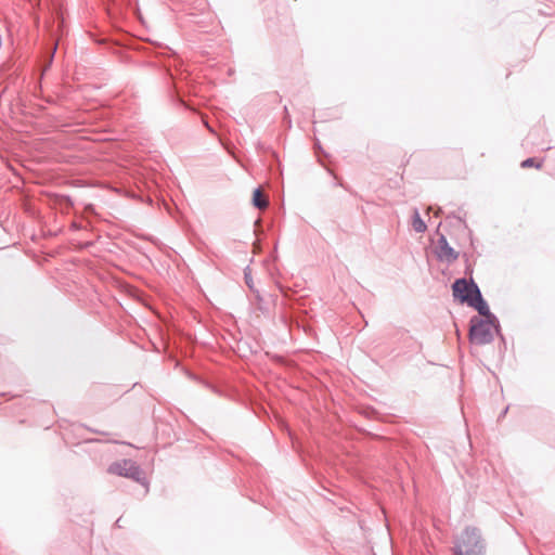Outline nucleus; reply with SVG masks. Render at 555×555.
<instances>
[{
  "label": "nucleus",
  "mask_w": 555,
  "mask_h": 555,
  "mask_svg": "<svg viewBox=\"0 0 555 555\" xmlns=\"http://www.w3.org/2000/svg\"><path fill=\"white\" fill-rule=\"evenodd\" d=\"M521 167L522 168H530V167L540 168L541 167V163H537L535 158L530 157V158L525 159L521 163Z\"/></svg>",
  "instance_id": "obj_9"
},
{
  "label": "nucleus",
  "mask_w": 555,
  "mask_h": 555,
  "mask_svg": "<svg viewBox=\"0 0 555 555\" xmlns=\"http://www.w3.org/2000/svg\"><path fill=\"white\" fill-rule=\"evenodd\" d=\"M485 551V541L475 527H466L452 550L453 555H483Z\"/></svg>",
  "instance_id": "obj_1"
},
{
  "label": "nucleus",
  "mask_w": 555,
  "mask_h": 555,
  "mask_svg": "<svg viewBox=\"0 0 555 555\" xmlns=\"http://www.w3.org/2000/svg\"><path fill=\"white\" fill-rule=\"evenodd\" d=\"M494 332H499V321L473 317L469 326V340L475 345L490 344L494 338Z\"/></svg>",
  "instance_id": "obj_2"
},
{
  "label": "nucleus",
  "mask_w": 555,
  "mask_h": 555,
  "mask_svg": "<svg viewBox=\"0 0 555 555\" xmlns=\"http://www.w3.org/2000/svg\"><path fill=\"white\" fill-rule=\"evenodd\" d=\"M253 204L258 209H266L269 205L268 198L263 195L261 190L258 188L254 191L253 194Z\"/></svg>",
  "instance_id": "obj_7"
},
{
  "label": "nucleus",
  "mask_w": 555,
  "mask_h": 555,
  "mask_svg": "<svg viewBox=\"0 0 555 555\" xmlns=\"http://www.w3.org/2000/svg\"><path fill=\"white\" fill-rule=\"evenodd\" d=\"M473 293L475 294L474 298L465 296L464 299H467V304L470 307L475 308L478 311V313L482 315L485 319L492 318V320H496V317L493 313H491L488 304L483 299L478 285H474Z\"/></svg>",
  "instance_id": "obj_4"
},
{
  "label": "nucleus",
  "mask_w": 555,
  "mask_h": 555,
  "mask_svg": "<svg viewBox=\"0 0 555 555\" xmlns=\"http://www.w3.org/2000/svg\"><path fill=\"white\" fill-rule=\"evenodd\" d=\"M108 473L133 479L134 481L141 482L143 472L140 466L132 460H122L115 462L109 465Z\"/></svg>",
  "instance_id": "obj_3"
},
{
  "label": "nucleus",
  "mask_w": 555,
  "mask_h": 555,
  "mask_svg": "<svg viewBox=\"0 0 555 555\" xmlns=\"http://www.w3.org/2000/svg\"><path fill=\"white\" fill-rule=\"evenodd\" d=\"M474 285H477L473 280L467 281L466 279H457L452 285L453 295L455 298H457L461 302H466L467 299H464L465 296L474 298Z\"/></svg>",
  "instance_id": "obj_5"
},
{
  "label": "nucleus",
  "mask_w": 555,
  "mask_h": 555,
  "mask_svg": "<svg viewBox=\"0 0 555 555\" xmlns=\"http://www.w3.org/2000/svg\"><path fill=\"white\" fill-rule=\"evenodd\" d=\"M412 227H413L414 231L417 233H423L427 229V225L424 222V220L421 218L417 209H414V214L412 217Z\"/></svg>",
  "instance_id": "obj_8"
},
{
  "label": "nucleus",
  "mask_w": 555,
  "mask_h": 555,
  "mask_svg": "<svg viewBox=\"0 0 555 555\" xmlns=\"http://www.w3.org/2000/svg\"><path fill=\"white\" fill-rule=\"evenodd\" d=\"M116 525H117L118 527H120V526H121L120 518H119V519H117Z\"/></svg>",
  "instance_id": "obj_11"
},
{
  "label": "nucleus",
  "mask_w": 555,
  "mask_h": 555,
  "mask_svg": "<svg viewBox=\"0 0 555 555\" xmlns=\"http://www.w3.org/2000/svg\"><path fill=\"white\" fill-rule=\"evenodd\" d=\"M244 279H245V283L249 287V289L254 291L253 278H251L250 273L247 272L246 270L244 272Z\"/></svg>",
  "instance_id": "obj_10"
},
{
  "label": "nucleus",
  "mask_w": 555,
  "mask_h": 555,
  "mask_svg": "<svg viewBox=\"0 0 555 555\" xmlns=\"http://www.w3.org/2000/svg\"><path fill=\"white\" fill-rule=\"evenodd\" d=\"M436 255L439 260L447 261L448 263L455 261L459 257V253L449 245L444 235H441L438 240Z\"/></svg>",
  "instance_id": "obj_6"
}]
</instances>
